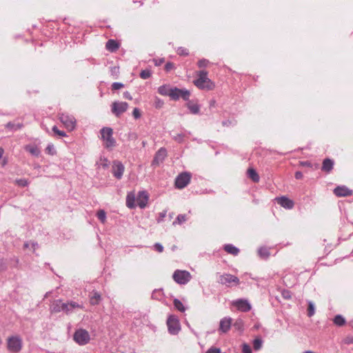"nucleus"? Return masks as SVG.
Returning a JSON list of instances; mask_svg holds the SVG:
<instances>
[{
	"label": "nucleus",
	"mask_w": 353,
	"mask_h": 353,
	"mask_svg": "<svg viewBox=\"0 0 353 353\" xmlns=\"http://www.w3.org/2000/svg\"><path fill=\"white\" fill-rule=\"evenodd\" d=\"M194 84L201 90H212L214 88V83L208 77L206 70L198 72V78L194 81Z\"/></svg>",
	"instance_id": "nucleus-1"
},
{
	"label": "nucleus",
	"mask_w": 353,
	"mask_h": 353,
	"mask_svg": "<svg viewBox=\"0 0 353 353\" xmlns=\"http://www.w3.org/2000/svg\"><path fill=\"white\" fill-rule=\"evenodd\" d=\"M101 139L104 145L108 149H112L116 145V141L113 137V130L109 127H104L100 130Z\"/></svg>",
	"instance_id": "nucleus-2"
},
{
	"label": "nucleus",
	"mask_w": 353,
	"mask_h": 353,
	"mask_svg": "<svg viewBox=\"0 0 353 353\" xmlns=\"http://www.w3.org/2000/svg\"><path fill=\"white\" fill-rule=\"evenodd\" d=\"M74 341L80 345H85L90 342V336L84 329L77 330L73 336Z\"/></svg>",
	"instance_id": "nucleus-3"
},
{
	"label": "nucleus",
	"mask_w": 353,
	"mask_h": 353,
	"mask_svg": "<svg viewBox=\"0 0 353 353\" xmlns=\"http://www.w3.org/2000/svg\"><path fill=\"white\" fill-rule=\"evenodd\" d=\"M8 350L12 353H18L22 348V341L20 337L10 336L7 340Z\"/></svg>",
	"instance_id": "nucleus-4"
},
{
	"label": "nucleus",
	"mask_w": 353,
	"mask_h": 353,
	"mask_svg": "<svg viewBox=\"0 0 353 353\" xmlns=\"http://www.w3.org/2000/svg\"><path fill=\"white\" fill-rule=\"evenodd\" d=\"M59 119L68 130L72 131L75 128L76 119L72 115L60 113L59 114Z\"/></svg>",
	"instance_id": "nucleus-5"
},
{
	"label": "nucleus",
	"mask_w": 353,
	"mask_h": 353,
	"mask_svg": "<svg viewBox=\"0 0 353 353\" xmlns=\"http://www.w3.org/2000/svg\"><path fill=\"white\" fill-rule=\"evenodd\" d=\"M172 278L177 283L184 285L190 280L191 275L188 271L177 270L174 272Z\"/></svg>",
	"instance_id": "nucleus-6"
},
{
	"label": "nucleus",
	"mask_w": 353,
	"mask_h": 353,
	"mask_svg": "<svg viewBox=\"0 0 353 353\" xmlns=\"http://www.w3.org/2000/svg\"><path fill=\"white\" fill-rule=\"evenodd\" d=\"M191 179V174L189 172H184L179 174L175 179V186L178 189H183L186 187Z\"/></svg>",
	"instance_id": "nucleus-7"
},
{
	"label": "nucleus",
	"mask_w": 353,
	"mask_h": 353,
	"mask_svg": "<svg viewBox=\"0 0 353 353\" xmlns=\"http://www.w3.org/2000/svg\"><path fill=\"white\" fill-rule=\"evenodd\" d=\"M168 332L171 334H177L181 330L180 323L176 316L170 315L167 320Z\"/></svg>",
	"instance_id": "nucleus-8"
},
{
	"label": "nucleus",
	"mask_w": 353,
	"mask_h": 353,
	"mask_svg": "<svg viewBox=\"0 0 353 353\" xmlns=\"http://www.w3.org/2000/svg\"><path fill=\"white\" fill-rule=\"evenodd\" d=\"M190 96V92L188 90L172 88L170 97L175 101L180 98L185 101H188Z\"/></svg>",
	"instance_id": "nucleus-9"
},
{
	"label": "nucleus",
	"mask_w": 353,
	"mask_h": 353,
	"mask_svg": "<svg viewBox=\"0 0 353 353\" xmlns=\"http://www.w3.org/2000/svg\"><path fill=\"white\" fill-rule=\"evenodd\" d=\"M219 282L222 285H225L228 287L231 286V283H234L235 285L239 284V279L237 276L230 274H223L219 277Z\"/></svg>",
	"instance_id": "nucleus-10"
},
{
	"label": "nucleus",
	"mask_w": 353,
	"mask_h": 353,
	"mask_svg": "<svg viewBox=\"0 0 353 353\" xmlns=\"http://www.w3.org/2000/svg\"><path fill=\"white\" fill-rule=\"evenodd\" d=\"M128 104L126 102L114 101L112 104V112L117 117H119L128 110Z\"/></svg>",
	"instance_id": "nucleus-11"
},
{
	"label": "nucleus",
	"mask_w": 353,
	"mask_h": 353,
	"mask_svg": "<svg viewBox=\"0 0 353 353\" xmlns=\"http://www.w3.org/2000/svg\"><path fill=\"white\" fill-rule=\"evenodd\" d=\"M124 172V166L121 162L115 161L112 165V174L117 179H121Z\"/></svg>",
	"instance_id": "nucleus-12"
},
{
	"label": "nucleus",
	"mask_w": 353,
	"mask_h": 353,
	"mask_svg": "<svg viewBox=\"0 0 353 353\" xmlns=\"http://www.w3.org/2000/svg\"><path fill=\"white\" fill-rule=\"evenodd\" d=\"M275 200L278 204L285 209L290 210L294 208V201L285 196L277 197L275 199Z\"/></svg>",
	"instance_id": "nucleus-13"
},
{
	"label": "nucleus",
	"mask_w": 353,
	"mask_h": 353,
	"mask_svg": "<svg viewBox=\"0 0 353 353\" xmlns=\"http://www.w3.org/2000/svg\"><path fill=\"white\" fill-rule=\"evenodd\" d=\"M232 319L230 317H224L220 321L219 330L223 333L228 332L232 325Z\"/></svg>",
	"instance_id": "nucleus-14"
},
{
	"label": "nucleus",
	"mask_w": 353,
	"mask_h": 353,
	"mask_svg": "<svg viewBox=\"0 0 353 353\" xmlns=\"http://www.w3.org/2000/svg\"><path fill=\"white\" fill-rule=\"evenodd\" d=\"M137 204L141 208H144L148 201V195L146 192H139L137 198Z\"/></svg>",
	"instance_id": "nucleus-15"
},
{
	"label": "nucleus",
	"mask_w": 353,
	"mask_h": 353,
	"mask_svg": "<svg viewBox=\"0 0 353 353\" xmlns=\"http://www.w3.org/2000/svg\"><path fill=\"white\" fill-rule=\"evenodd\" d=\"M167 156V150L164 148H161L156 153L152 161L153 164H159L162 163Z\"/></svg>",
	"instance_id": "nucleus-16"
},
{
	"label": "nucleus",
	"mask_w": 353,
	"mask_h": 353,
	"mask_svg": "<svg viewBox=\"0 0 353 353\" xmlns=\"http://www.w3.org/2000/svg\"><path fill=\"white\" fill-rule=\"evenodd\" d=\"M334 193L337 196H347L352 194V191L345 185L337 186L334 190Z\"/></svg>",
	"instance_id": "nucleus-17"
},
{
	"label": "nucleus",
	"mask_w": 353,
	"mask_h": 353,
	"mask_svg": "<svg viewBox=\"0 0 353 353\" xmlns=\"http://www.w3.org/2000/svg\"><path fill=\"white\" fill-rule=\"evenodd\" d=\"M239 310L248 312L251 310V305L247 300L239 299L234 303Z\"/></svg>",
	"instance_id": "nucleus-18"
},
{
	"label": "nucleus",
	"mask_w": 353,
	"mask_h": 353,
	"mask_svg": "<svg viewBox=\"0 0 353 353\" xmlns=\"http://www.w3.org/2000/svg\"><path fill=\"white\" fill-rule=\"evenodd\" d=\"M64 304L65 303H62L60 299L54 301L50 307V312L52 313H57L63 311Z\"/></svg>",
	"instance_id": "nucleus-19"
},
{
	"label": "nucleus",
	"mask_w": 353,
	"mask_h": 353,
	"mask_svg": "<svg viewBox=\"0 0 353 353\" xmlns=\"http://www.w3.org/2000/svg\"><path fill=\"white\" fill-rule=\"evenodd\" d=\"M82 305L78 304L76 302L71 301L70 303H65L63 306V312L68 314L72 312L75 308H81Z\"/></svg>",
	"instance_id": "nucleus-20"
},
{
	"label": "nucleus",
	"mask_w": 353,
	"mask_h": 353,
	"mask_svg": "<svg viewBox=\"0 0 353 353\" xmlns=\"http://www.w3.org/2000/svg\"><path fill=\"white\" fill-rule=\"evenodd\" d=\"M105 48L111 52H116L119 48V43L114 39H109L105 44Z\"/></svg>",
	"instance_id": "nucleus-21"
},
{
	"label": "nucleus",
	"mask_w": 353,
	"mask_h": 353,
	"mask_svg": "<svg viewBox=\"0 0 353 353\" xmlns=\"http://www.w3.org/2000/svg\"><path fill=\"white\" fill-rule=\"evenodd\" d=\"M334 161L330 159H325L323 161L321 170L330 172L333 169Z\"/></svg>",
	"instance_id": "nucleus-22"
},
{
	"label": "nucleus",
	"mask_w": 353,
	"mask_h": 353,
	"mask_svg": "<svg viewBox=\"0 0 353 353\" xmlns=\"http://www.w3.org/2000/svg\"><path fill=\"white\" fill-rule=\"evenodd\" d=\"M186 105H187L188 108L191 112V113L196 114L199 112L200 106L197 103H194L192 101H188V102L187 103Z\"/></svg>",
	"instance_id": "nucleus-23"
},
{
	"label": "nucleus",
	"mask_w": 353,
	"mask_h": 353,
	"mask_svg": "<svg viewBox=\"0 0 353 353\" xmlns=\"http://www.w3.org/2000/svg\"><path fill=\"white\" fill-rule=\"evenodd\" d=\"M224 250L229 254H231L234 256H236L239 250L236 247L234 246L232 244H226L224 245Z\"/></svg>",
	"instance_id": "nucleus-24"
},
{
	"label": "nucleus",
	"mask_w": 353,
	"mask_h": 353,
	"mask_svg": "<svg viewBox=\"0 0 353 353\" xmlns=\"http://www.w3.org/2000/svg\"><path fill=\"white\" fill-rule=\"evenodd\" d=\"M247 173L248 177L251 179L254 182L256 183L259 181V176L254 169L249 168L247 171Z\"/></svg>",
	"instance_id": "nucleus-25"
},
{
	"label": "nucleus",
	"mask_w": 353,
	"mask_h": 353,
	"mask_svg": "<svg viewBox=\"0 0 353 353\" xmlns=\"http://www.w3.org/2000/svg\"><path fill=\"white\" fill-rule=\"evenodd\" d=\"M172 88H170L168 85H163L160 86L158 88V92L160 94L163 96H169L170 95Z\"/></svg>",
	"instance_id": "nucleus-26"
},
{
	"label": "nucleus",
	"mask_w": 353,
	"mask_h": 353,
	"mask_svg": "<svg viewBox=\"0 0 353 353\" xmlns=\"http://www.w3.org/2000/svg\"><path fill=\"white\" fill-rule=\"evenodd\" d=\"M25 149L26 151H28L31 154L35 157H38L41 152L39 148L36 145H26Z\"/></svg>",
	"instance_id": "nucleus-27"
},
{
	"label": "nucleus",
	"mask_w": 353,
	"mask_h": 353,
	"mask_svg": "<svg viewBox=\"0 0 353 353\" xmlns=\"http://www.w3.org/2000/svg\"><path fill=\"white\" fill-rule=\"evenodd\" d=\"M6 128L13 131L19 130L23 127L22 123H14V122H8L6 124Z\"/></svg>",
	"instance_id": "nucleus-28"
},
{
	"label": "nucleus",
	"mask_w": 353,
	"mask_h": 353,
	"mask_svg": "<svg viewBox=\"0 0 353 353\" xmlns=\"http://www.w3.org/2000/svg\"><path fill=\"white\" fill-rule=\"evenodd\" d=\"M101 301V295L97 292H92L90 296V303L93 305H98Z\"/></svg>",
	"instance_id": "nucleus-29"
},
{
	"label": "nucleus",
	"mask_w": 353,
	"mask_h": 353,
	"mask_svg": "<svg viewBox=\"0 0 353 353\" xmlns=\"http://www.w3.org/2000/svg\"><path fill=\"white\" fill-rule=\"evenodd\" d=\"M333 322L337 326H343L345 324L346 321L345 318L342 315L337 314L334 316Z\"/></svg>",
	"instance_id": "nucleus-30"
},
{
	"label": "nucleus",
	"mask_w": 353,
	"mask_h": 353,
	"mask_svg": "<svg viewBox=\"0 0 353 353\" xmlns=\"http://www.w3.org/2000/svg\"><path fill=\"white\" fill-rule=\"evenodd\" d=\"M173 303H174V307L176 310H178L179 311H180L181 312H184L185 311V306L183 305L182 302L180 300H179L178 299H174Z\"/></svg>",
	"instance_id": "nucleus-31"
},
{
	"label": "nucleus",
	"mask_w": 353,
	"mask_h": 353,
	"mask_svg": "<svg viewBox=\"0 0 353 353\" xmlns=\"http://www.w3.org/2000/svg\"><path fill=\"white\" fill-rule=\"evenodd\" d=\"M134 201H135L134 196L128 194L127 198H126V205L129 208H130V209L134 208V207H135Z\"/></svg>",
	"instance_id": "nucleus-32"
},
{
	"label": "nucleus",
	"mask_w": 353,
	"mask_h": 353,
	"mask_svg": "<svg viewBox=\"0 0 353 353\" xmlns=\"http://www.w3.org/2000/svg\"><path fill=\"white\" fill-rule=\"evenodd\" d=\"M187 220L186 216L185 214H179L176 218V220L173 222V225L179 224L181 225L183 223L185 222Z\"/></svg>",
	"instance_id": "nucleus-33"
},
{
	"label": "nucleus",
	"mask_w": 353,
	"mask_h": 353,
	"mask_svg": "<svg viewBox=\"0 0 353 353\" xmlns=\"http://www.w3.org/2000/svg\"><path fill=\"white\" fill-rule=\"evenodd\" d=\"M97 218L101 223H104L106 221V213L103 210H100L97 213Z\"/></svg>",
	"instance_id": "nucleus-34"
},
{
	"label": "nucleus",
	"mask_w": 353,
	"mask_h": 353,
	"mask_svg": "<svg viewBox=\"0 0 353 353\" xmlns=\"http://www.w3.org/2000/svg\"><path fill=\"white\" fill-rule=\"evenodd\" d=\"M263 341L260 338H256L253 341V347L255 350H259L261 348Z\"/></svg>",
	"instance_id": "nucleus-35"
},
{
	"label": "nucleus",
	"mask_w": 353,
	"mask_h": 353,
	"mask_svg": "<svg viewBox=\"0 0 353 353\" xmlns=\"http://www.w3.org/2000/svg\"><path fill=\"white\" fill-rule=\"evenodd\" d=\"M315 313L314 305L312 301H308L307 316H312Z\"/></svg>",
	"instance_id": "nucleus-36"
},
{
	"label": "nucleus",
	"mask_w": 353,
	"mask_h": 353,
	"mask_svg": "<svg viewBox=\"0 0 353 353\" xmlns=\"http://www.w3.org/2000/svg\"><path fill=\"white\" fill-rule=\"evenodd\" d=\"M259 256L262 258H268L270 256V252L267 248H261L258 250Z\"/></svg>",
	"instance_id": "nucleus-37"
},
{
	"label": "nucleus",
	"mask_w": 353,
	"mask_h": 353,
	"mask_svg": "<svg viewBox=\"0 0 353 353\" xmlns=\"http://www.w3.org/2000/svg\"><path fill=\"white\" fill-rule=\"evenodd\" d=\"M151 74H152V73H151L150 70H148V69L143 70L140 72V77L143 79H147L151 77Z\"/></svg>",
	"instance_id": "nucleus-38"
},
{
	"label": "nucleus",
	"mask_w": 353,
	"mask_h": 353,
	"mask_svg": "<svg viewBox=\"0 0 353 353\" xmlns=\"http://www.w3.org/2000/svg\"><path fill=\"white\" fill-rule=\"evenodd\" d=\"M52 130L53 131V132L55 134H57V135H58V136H59L61 137H65L67 136L66 133L64 131L59 130L58 129V128L57 126H55V125L52 127Z\"/></svg>",
	"instance_id": "nucleus-39"
},
{
	"label": "nucleus",
	"mask_w": 353,
	"mask_h": 353,
	"mask_svg": "<svg viewBox=\"0 0 353 353\" xmlns=\"http://www.w3.org/2000/svg\"><path fill=\"white\" fill-rule=\"evenodd\" d=\"M209 63L208 60L202 59L198 61L197 65L199 68H205L208 65Z\"/></svg>",
	"instance_id": "nucleus-40"
},
{
	"label": "nucleus",
	"mask_w": 353,
	"mask_h": 353,
	"mask_svg": "<svg viewBox=\"0 0 353 353\" xmlns=\"http://www.w3.org/2000/svg\"><path fill=\"white\" fill-rule=\"evenodd\" d=\"M176 52L178 54L183 56H187L189 54L188 50L183 47L178 48Z\"/></svg>",
	"instance_id": "nucleus-41"
},
{
	"label": "nucleus",
	"mask_w": 353,
	"mask_h": 353,
	"mask_svg": "<svg viewBox=\"0 0 353 353\" xmlns=\"http://www.w3.org/2000/svg\"><path fill=\"white\" fill-rule=\"evenodd\" d=\"M124 87V85L122 83L119 82H114L112 84V90H117L121 88H123Z\"/></svg>",
	"instance_id": "nucleus-42"
},
{
	"label": "nucleus",
	"mask_w": 353,
	"mask_h": 353,
	"mask_svg": "<svg viewBox=\"0 0 353 353\" xmlns=\"http://www.w3.org/2000/svg\"><path fill=\"white\" fill-rule=\"evenodd\" d=\"M16 183L21 187H26L28 184V181L24 179H18L16 181Z\"/></svg>",
	"instance_id": "nucleus-43"
},
{
	"label": "nucleus",
	"mask_w": 353,
	"mask_h": 353,
	"mask_svg": "<svg viewBox=\"0 0 353 353\" xmlns=\"http://www.w3.org/2000/svg\"><path fill=\"white\" fill-rule=\"evenodd\" d=\"M242 352L243 353H252L250 346L246 343H243L242 347Z\"/></svg>",
	"instance_id": "nucleus-44"
},
{
	"label": "nucleus",
	"mask_w": 353,
	"mask_h": 353,
	"mask_svg": "<svg viewBox=\"0 0 353 353\" xmlns=\"http://www.w3.org/2000/svg\"><path fill=\"white\" fill-rule=\"evenodd\" d=\"M154 105L157 108H161L163 105V101L158 97L155 98Z\"/></svg>",
	"instance_id": "nucleus-45"
},
{
	"label": "nucleus",
	"mask_w": 353,
	"mask_h": 353,
	"mask_svg": "<svg viewBox=\"0 0 353 353\" xmlns=\"http://www.w3.org/2000/svg\"><path fill=\"white\" fill-rule=\"evenodd\" d=\"M132 115L134 117V119H139L141 116L139 109L137 108H134Z\"/></svg>",
	"instance_id": "nucleus-46"
},
{
	"label": "nucleus",
	"mask_w": 353,
	"mask_h": 353,
	"mask_svg": "<svg viewBox=\"0 0 353 353\" xmlns=\"http://www.w3.org/2000/svg\"><path fill=\"white\" fill-rule=\"evenodd\" d=\"M183 137L184 135L183 134H177L176 135L174 136L173 139L179 143H182L183 141Z\"/></svg>",
	"instance_id": "nucleus-47"
},
{
	"label": "nucleus",
	"mask_w": 353,
	"mask_h": 353,
	"mask_svg": "<svg viewBox=\"0 0 353 353\" xmlns=\"http://www.w3.org/2000/svg\"><path fill=\"white\" fill-rule=\"evenodd\" d=\"M46 151L48 154L51 155H54L55 154V150L53 145H48L46 148Z\"/></svg>",
	"instance_id": "nucleus-48"
},
{
	"label": "nucleus",
	"mask_w": 353,
	"mask_h": 353,
	"mask_svg": "<svg viewBox=\"0 0 353 353\" xmlns=\"http://www.w3.org/2000/svg\"><path fill=\"white\" fill-rule=\"evenodd\" d=\"M174 68V64L172 63V62H168L165 65V70L166 72H169L171 70H172L173 68Z\"/></svg>",
	"instance_id": "nucleus-49"
},
{
	"label": "nucleus",
	"mask_w": 353,
	"mask_h": 353,
	"mask_svg": "<svg viewBox=\"0 0 353 353\" xmlns=\"http://www.w3.org/2000/svg\"><path fill=\"white\" fill-rule=\"evenodd\" d=\"M282 296L285 299H290L292 296H291V293L290 291L288 290H284L282 292Z\"/></svg>",
	"instance_id": "nucleus-50"
},
{
	"label": "nucleus",
	"mask_w": 353,
	"mask_h": 353,
	"mask_svg": "<svg viewBox=\"0 0 353 353\" xmlns=\"http://www.w3.org/2000/svg\"><path fill=\"white\" fill-rule=\"evenodd\" d=\"M155 250L159 252H162L163 251V245L159 243H157L154 244V245Z\"/></svg>",
	"instance_id": "nucleus-51"
},
{
	"label": "nucleus",
	"mask_w": 353,
	"mask_h": 353,
	"mask_svg": "<svg viewBox=\"0 0 353 353\" xmlns=\"http://www.w3.org/2000/svg\"><path fill=\"white\" fill-rule=\"evenodd\" d=\"M128 139L130 140H137L138 138V135L136 132H129L128 133Z\"/></svg>",
	"instance_id": "nucleus-52"
},
{
	"label": "nucleus",
	"mask_w": 353,
	"mask_h": 353,
	"mask_svg": "<svg viewBox=\"0 0 353 353\" xmlns=\"http://www.w3.org/2000/svg\"><path fill=\"white\" fill-rule=\"evenodd\" d=\"M208 351L209 353H221L220 348L214 347H211Z\"/></svg>",
	"instance_id": "nucleus-53"
},
{
	"label": "nucleus",
	"mask_w": 353,
	"mask_h": 353,
	"mask_svg": "<svg viewBox=\"0 0 353 353\" xmlns=\"http://www.w3.org/2000/svg\"><path fill=\"white\" fill-rule=\"evenodd\" d=\"M110 71H111L112 74L117 76V74L119 73V68L116 67V66L112 67L110 69Z\"/></svg>",
	"instance_id": "nucleus-54"
},
{
	"label": "nucleus",
	"mask_w": 353,
	"mask_h": 353,
	"mask_svg": "<svg viewBox=\"0 0 353 353\" xmlns=\"http://www.w3.org/2000/svg\"><path fill=\"white\" fill-rule=\"evenodd\" d=\"M166 216V211H163L159 214V217L158 219V222L161 221Z\"/></svg>",
	"instance_id": "nucleus-55"
},
{
	"label": "nucleus",
	"mask_w": 353,
	"mask_h": 353,
	"mask_svg": "<svg viewBox=\"0 0 353 353\" xmlns=\"http://www.w3.org/2000/svg\"><path fill=\"white\" fill-rule=\"evenodd\" d=\"M123 97L125 99H129V100H132V97L130 94V93L128 91H125L123 92Z\"/></svg>",
	"instance_id": "nucleus-56"
},
{
	"label": "nucleus",
	"mask_w": 353,
	"mask_h": 353,
	"mask_svg": "<svg viewBox=\"0 0 353 353\" xmlns=\"http://www.w3.org/2000/svg\"><path fill=\"white\" fill-rule=\"evenodd\" d=\"M295 178L296 179H301L303 178V173L300 171H296L295 172Z\"/></svg>",
	"instance_id": "nucleus-57"
},
{
	"label": "nucleus",
	"mask_w": 353,
	"mask_h": 353,
	"mask_svg": "<svg viewBox=\"0 0 353 353\" xmlns=\"http://www.w3.org/2000/svg\"><path fill=\"white\" fill-rule=\"evenodd\" d=\"M300 164L302 165V166H305V167H310L311 166V163L308 161H301L300 163Z\"/></svg>",
	"instance_id": "nucleus-58"
},
{
	"label": "nucleus",
	"mask_w": 353,
	"mask_h": 353,
	"mask_svg": "<svg viewBox=\"0 0 353 353\" xmlns=\"http://www.w3.org/2000/svg\"><path fill=\"white\" fill-rule=\"evenodd\" d=\"M30 244H31V247H32L33 251H34L38 248L37 243L31 242Z\"/></svg>",
	"instance_id": "nucleus-59"
},
{
	"label": "nucleus",
	"mask_w": 353,
	"mask_h": 353,
	"mask_svg": "<svg viewBox=\"0 0 353 353\" xmlns=\"http://www.w3.org/2000/svg\"><path fill=\"white\" fill-rule=\"evenodd\" d=\"M6 268L3 262L0 261V272L5 270Z\"/></svg>",
	"instance_id": "nucleus-60"
},
{
	"label": "nucleus",
	"mask_w": 353,
	"mask_h": 353,
	"mask_svg": "<svg viewBox=\"0 0 353 353\" xmlns=\"http://www.w3.org/2000/svg\"><path fill=\"white\" fill-rule=\"evenodd\" d=\"M223 125H228L231 124V121L230 120L224 121L222 122Z\"/></svg>",
	"instance_id": "nucleus-61"
},
{
	"label": "nucleus",
	"mask_w": 353,
	"mask_h": 353,
	"mask_svg": "<svg viewBox=\"0 0 353 353\" xmlns=\"http://www.w3.org/2000/svg\"><path fill=\"white\" fill-rule=\"evenodd\" d=\"M3 153H4V150L0 147V159L2 158Z\"/></svg>",
	"instance_id": "nucleus-62"
},
{
	"label": "nucleus",
	"mask_w": 353,
	"mask_h": 353,
	"mask_svg": "<svg viewBox=\"0 0 353 353\" xmlns=\"http://www.w3.org/2000/svg\"><path fill=\"white\" fill-rule=\"evenodd\" d=\"M234 326H235L237 329H240V327H241V322H240V323L236 322V323L234 324Z\"/></svg>",
	"instance_id": "nucleus-63"
},
{
	"label": "nucleus",
	"mask_w": 353,
	"mask_h": 353,
	"mask_svg": "<svg viewBox=\"0 0 353 353\" xmlns=\"http://www.w3.org/2000/svg\"><path fill=\"white\" fill-rule=\"evenodd\" d=\"M163 62V59L159 60V63H158L157 61H155V65H160L161 63H162Z\"/></svg>",
	"instance_id": "nucleus-64"
}]
</instances>
